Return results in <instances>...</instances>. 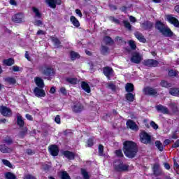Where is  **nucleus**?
Here are the masks:
<instances>
[{
	"label": "nucleus",
	"mask_w": 179,
	"mask_h": 179,
	"mask_svg": "<svg viewBox=\"0 0 179 179\" xmlns=\"http://www.w3.org/2000/svg\"><path fill=\"white\" fill-rule=\"evenodd\" d=\"M122 150L126 157L134 159L138 154V145L132 141H126L123 143Z\"/></svg>",
	"instance_id": "f257e3e1"
},
{
	"label": "nucleus",
	"mask_w": 179,
	"mask_h": 179,
	"mask_svg": "<svg viewBox=\"0 0 179 179\" xmlns=\"http://www.w3.org/2000/svg\"><path fill=\"white\" fill-rule=\"evenodd\" d=\"M155 29L164 36V37H173L174 33L169 27H166V24L161 20H157L155 24Z\"/></svg>",
	"instance_id": "f03ea898"
},
{
	"label": "nucleus",
	"mask_w": 179,
	"mask_h": 179,
	"mask_svg": "<svg viewBox=\"0 0 179 179\" xmlns=\"http://www.w3.org/2000/svg\"><path fill=\"white\" fill-rule=\"evenodd\" d=\"M38 70L43 76H45L48 80H50V78H51V76H55V70H54V68L47 64L39 66L38 67Z\"/></svg>",
	"instance_id": "7ed1b4c3"
},
{
	"label": "nucleus",
	"mask_w": 179,
	"mask_h": 179,
	"mask_svg": "<svg viewBox=\"0 0 179 179\" xmlns=\"http://www.w3.org/2000/svg\"><path fill=\"white\" fill-rule=\"evenodd\" d=\"M113 169L116 173H125L129 171V165L124 163L122 159H115L113 162Z\"/></svg>",
	"instance_id": "20e7f679"
},
{
	"label": "nucleus",
	"mask_w": 179,
	"mask_h": 179,
	"mask_svg": "<svg viewBox=\"0 0 179 179\" xmlns=\"http://www.w3.org/2000/svg\"><path fill=\"white\" fill-rule=\"evenodd\" d=\"M140 140L141 143L149 145L150 143H152V136L146 131H143L140 135Z\"/></svg>",
	"instance_id": "39448f33"
},
{
	"label": "nucleus",
	"mask_w": 179,
	"mask_h": 179,
	"mask_svg": "<svg viewBox=\"0 0 179 179\" xmlns=\"http://www.w3.org/2000/svg\"><path fill=\"white\" fill-rule=\"evenodd\" d=\"M71 110L73 113H75L76 114H80V113L85 110V106L82 103L76 101L74 102L71 106Z\"/></svg>",
	"instance_id": "423d86ee"
},
{
	"label": "nucleus",
	"mask_w": 179,
	"mask_h": 179,
	"mask_svg": "<svg viewBox=\"0 0 179 179\" xmlns=\"http://www.w3.org/2000/svg\"><path fill=\"white\" fill-rule=\"evenodd\" d=\"M159 64V61L153 59H148L144 60L143 62V65H144V66H148V68H157Z\"/></svg>",
	"instance_id": "0eeeda50"
},
{
	"label": "nucleus",
	"mask_w": 179,
	"mask_h": 179,
	"mask_svg": "<svg viewBox=\"0 0 179 179\" xmlns=\"http://www.w3.org/2000/svg\"><path fill=\"white\" fill-rule=\"evenodd\" d=\"M11 20L13 23H23L24 22V14L22 13H16L12 16Z\"/></svg>",
	"instance_id": "6e6552de"
},
{
	"label": "nucleus",
	"mask_w": 179,
	"mask_h": 179,
	"mask_svg": "<svg viewBox=\"0 0 179 179\" xmlns=\"http://www.w3.org/2000/svg\"><path fill=\"white\" fill-rule=\"evenodd\" d=\"M103 73L107 78L108 80H111V76H114V69L107 66L103 67Z\"/></svg>",
	"instance_id": "1a4fd4ad"
},
{
	"label": "nucleus",
	"mask_w": 179,
	"mask_h": 179,
	"mask_svg": "<svg viewBox=\"0 0 179 179\" xmlns=\"http://www.w3.org/2000/svg\"><path fill=\"white\" fill-rule=\"evenodd\" d=\"M166 19L169 23L173 24L175 27L179 29V21L176 17H173V15L169 14L166 15Z\"/></svg>",
	"instance_id": "9d476101"
},
{
	"label": "nucleus",
	"mask_w": 179,
	"mask_h": 179,
	"mask_svg": "<svg viewBox=\"0 0 179 179\" xmlns=\"http://www.w3.org/2000/svg\"><path fill=\"white\" fill-rule=\"evenodd\" d=\"M145 96H157V90L152 87H145L143 90Z\"/></svg>",
	"instance_id": "9b49d317"
},
{
	"label": "nucleus",
	"mask_w": 179,
	"mask_h": 179,
	"mask_svg": "<svg viewBox=\"0 0 179 179\" xmlns=\"http://www.w3.org/2000/svg\"><path fill=\"white\" fill-rule=\"evenodd\" d=\"M0 113L3 117H10L12 115V110L6 106H0Z\"/></svg>",
	"instance_id": "f8f14e48"
},
{
	"label": "nucleus",
	"mask_w": 179,
	"mask_h": 179,
	"mask_svg": "<svg viewBox=\"0 0 179 179\" xmlns=\"http://www.w3.org/2000/svg\"><path fill=\"white\" fill-rule=\"evenodd\" d=\"M153 26H155V24L149 20L144 21L141 24V29H143V30H147L148 31H150V30L153 29Z\"/></svg>",
	"instance_id": "ddd939ff"
},
{
	"label": "nucleus",
	"mask_w": 179,
	"mask_h": 179,
	"mask_svg": "<svg viewBox=\"0 0 179 179\" xmlns=\"http://www.w3.org/2000/svg\"><path fill=\"white\" fill-rule=\"evenodd\" d=\"M48 149L51 156H53V157L58 156L59 153V148L57 145H51Z\"/></svg>",
	"instance_id": "4468645a"
},
{
	"label": "nucleus",
	"mask_w": 179,
	"mask_h": 179,
	"mask_svg": "<svg viewBox=\"0 0 179 179\" xmlns=\"http://www.w3.org/2000/svg\"><path fill=\"white\" fill-rule=\"evenodd\" d=\"M45 3L52 9H55L57 8V5L62 4V0H45Z\"/></svg>",
	"instance_id": "2eb2a0df"
},
{
	"label": "nucleus",
	"mask_w": 179,
	"mask_h": 179,
	"mask_svg": "<svg viewBox=\"0 0 179 179\" xmlns=\"http://www.w3.org/2000/svg\"><path fill=\"white\" fill-rule=\"evenodd\" d=\"M34 94L36 96V97L40 98V97H45V91L43 88H38L36 87L34 89Z\"/></svg>",
	"instance_id": "dca6fc26"
},
{
	"label": "nucleus",
	"mask_w": 179,
	"mask_h": 179,
	"mask_svg": "<svg viewBox=\"0 0 179 179\" xmlns=\"http://www.w3.org/2000/svg\"><path fill=\"white\" fill-rule=\"evenodd\" d=\"M62 155L69 160H75V157H76L75 152L69 150L63 151Z\"/></svg>",
	"instance_id": "f3484780"
},
{
	"label": "nucleus",
	"mask_w": 179,
	"mask_h": 179,
	"mask_svg": "<svg viewBox=\"0 0 179 179\" xmlns=\"http://www.w3.org/2000/svg\"><path fill=\"white\" fill-rule=\"evenodd\" d=\"M152 171L155 177H159V176H162V174H163V171L160 170V165L159 164H155L153 165Z\"/></svg>",
	"instance_id": "a211bd4d"
},
{
	"label": "nucleus",
	"mask_w": 179,
	"mask_h": 179,
	"mask_svg": "<svg viewBox=\"0 0 179 179\" xmlns=\"http://www.w3.org/2000/svg\"><path fill=\"white\" fill-rule=\"evenodd\" d=\"M131 61L134 64H141V61H142V56H141V55L138 52H134L132 55Z\"/></svg>",
	"instance_id": "6ab92c4d"
},
{
	"label": "nucleus",
	"mask_w": 179,
	"mask_h": 179,
	"mask_svg": "<svg viewBox=\"0 0 179 179\" xmlns=\"http://www.w3.org/2000/svg\"><path fill=\"white\" fill-rule=\"evenodd\" d=\"M169 93L171 96H173L174 97H179V87H173L169 88Z\"/></svg>",
	"instance_id": "aec40b11"
},
{
	"label": "nucleus",
	"mask_w": 179,
	"mask_h": 179,
	"mask_svg": "<svg viewBox=\"0 0 179 179\" xmlns=\"http://www.w3.org/2000/svg\"><path fill=\"white\" fill-rule=\"evenodd\" d=\"M0 152H1V153H12L13 149L6 146L5 144H1L0 145Z\"/></svg>",
	"instance_id": "412c9836"
},
{
	"label": "nucleus",
	"mask_w": 179,
	"mask_h": 179,
	"mask_svg": "<svg viewBox=\"0 0 179 179\" xmlns=\"http://www.w3.org/2000/svg\"><path fill=\"white\" fill-rule=\"evenodd\" d=\"M34 80L38 88L44 89V80L41 78L36 77Z\"/></svg>",
	"instance_id": "4be33fe9"
},
{
	"label": "nucleus",
	"mask_w": 179,
	"mask_h": 179,
	"mask_svg": "<svg viewBox=\"0 0 179 179\" xmlns=\"http://www.w3.org/2000/svg\"><path fill=\"white\" fill-rule=\"evenodd\" d=\"M157 111L162 113V114H169V108L163 105H157L156 106Z\"/></svg>",
	"instance_id": "5701e85b"
},
{
	"label": "nucleus",
	"mask_w": 179,
	"mask_h": 179,
	"mask_svg": "<svg viewBox=\"0 0 179 179\" xmlns=\"http://www.w3.org/2000/svg\"><path fill=\"white\" fill-rule=\"evenodd\" d=\"M126 125L127 128H129L130 129H132L134 131V129H138V125H136V123L134 122L132 120H127Z\"/></svg>",
	"instance_id": "b1692460"
},
{
	"label": "nucleus",
	"mask_w": 179,
	"mask_h": 179,
	"mask_svg": "<svg viewBox=\"0 0 179 179\" xmlns=\"http://www.w3.org/2000/svg\"><path fill=\"white\" fill-rule=\"evenodd\" d=\"M51 41L54 43V45L57 47V48H59L61 47V41L54 36H50Z\"/></svg>",
	"instance_id": "393cba45"
},
{
	"label": "nucleus",
	"mask_w": 179,
	"mask_h": 179,
	"mask_svg": "<svg viewBox=\"0 0 179 179\" xmlns=\"http://www.w3.org/2000/svg\"><path fill=\"white\" fill-rule=\"evenodd\" d=\"M134 36L136 38H137V40L140 41V43H146V38H145V36H143V34H142V33L136 32L135 33Z\"/></svg>",
	"instance_id": "a878e982"
},
{
	"label": "nucleus",
	"mask_w": 179,
	"mask_h": 179,
	"mask_svg": "<svg viewBox=\"0 0 179 179\" xmlns=\"http://www.w3.org/2000/svg\"><path fill=\"white\" fill-rule=\"evenodd\" d=\"M70 58L71 61H76V59H79V58H80V55L73 50H71L70 51Z\"/></svg>",
	"instance_id": "bb28decb"
},
{
	"label": "nucleus",
	"mask_w": 179,
	"mask_h": 179,
	"mask_svg": "<svg viewBox=\"0 0 179 179\" xmlns=\"http://www.w3.org/2000/svg\"><path fill=\"white\" fill-rule=\"evenodd\" d=\"M125 99L127 101H129V103H132L135 101V94H132V92H127L125 94Z\"/></svg>",
	"instance_id": "cd10ccee"
},
{
	"label": "nucleus",
	"mask_w": 179,
	"mask_h": 179,
	"mask_svg": "<svg viewBox=\"0 0 179 179\" xmlns=\"http://www.w3.org/2000/svg\"><path fill=\"white\" fill-rule=\"evenodd\" d=\"M81 87L83 90L86 92V93H90V92H92V90L90 89V86L85 81H83L81 83Z\"/></svg>",
	"instance_id": "c85d7f7f"
},
{
	"label": "nucleus",
	"mask_w": 179,
	"mask_h": 179,
	"mask_svg": "<svg viewBox=\"0 0 179 179\" xmlns=\"http://www.w3.org/2000/svg\"><path fill=\"white\" fill-rule=\"evenodd\" d=\"M70 22L72 23L73 26L75 27H79L80 26V23L79 22V20L76 19V17L71 15L70 17Z\"/></svg>",
	"instance_id": "c756f323"
},
{
	"label": "nucleus",
	"mask_w": 179,
	"mask_h": 179,
	"mask_svg": "<svg viewBox=\"0 0 179 179\" xmlns=\"http://www.w3.org/2000/svg\"><path fill=\"white\" fill-rule=\"evenodd\" d=\"M3 64H4V65H6V66H12V65H15V59L13 58L3 59Z\"/></svg>",
	"instance_id": "7c9ffc66"
},
{
	"label": "nucleus",
	"mask_w": 179,
	"mask_h": 179,
	"mask_svg": "<svg viewBox=\"0 0 179 179\" xmlns=\"http://www.w3.org/2000/svg\"><path fill=\"white\" fill-rule=\"evenodd\" d=\"M17 125L20 127V128H23V127H24V120L22 115L17 116Z\"/></svg>",
	"instance_id": "2f4dec72"
},
{
	"label": "nucleus",
	"mask_w": 179,
	"mask_h": 179,
	"mask_svg": "<svg viewBox=\"0 0 179 179\" xmlns=\"http://www.w3.org/2000/svg\"><path fill=\"white\" fill-rule=\"evenodd\" d=\"M125 90L127 93H132L135 90V87H134V84L132 83H127L125 86Z\"/></svg>",
	"instance_id": "473e14b6"
},
{
	"label": "nucleus",
	"mask_w": 179,
	"mask_h": 179,
	"mask_svg": "<svg viewBox=\"0 0 179 179\" xmlns=\"http://www.w3.org/2000/svg\"><path fill=\"white\" fill-rule=\"evenodd\" d=\"M160 86L162 87H165V89H169V87L173 86V84H171V83H169L167 80H162L160 82Z\"/></svg>",
	"instance_id": "72a5a7b5"
},
{
	"label": "nucleus",
	"mask_w": 179,
	"mask_h": 179,
	"mask_svg": "<svg viewBox=\"0 0 179 179\" xmlns=\"http://www.w3.org/2000/svg\"><path fill=\"white\" fill-rule=\"evenodd\" d=\"M110 52V48L106 45H101V54L102 55H108Z\"/></svg>",
	"instance_id": "f704fd0d"
},
{
	"label": "nucleus",
	"mask_w": 179,
	"mask_h": 179,
	"mask_svg": "<svg viewBox=\"0 0 179 179\" xmlns=\"http://www.w3.org/2000/svg\"><path fill=\"white\" fill-rule=\"evenodd\" d=\"M169 107L171 110L173 111V113H178V106H177V103L176 102H172L169 104Z\"/></svg>",
	"instance_id": "c9c22d12"
},
{
	"label": "nucleus",
	"mask_w": 179,
	"mask_h": 179,
	"mask_svg": "<svg viewBox=\"0 0 179 179\" xmlns=\"http://www.w3.org/2000/svg\"><path fill=\"white\" fill-rule=\"evenodd\" d=\"M168 76H169V78H176L178 76V71L173 69H170L168 71Z\"/></svg>",
	"instance_id": "e433bc0d"
},
{
	"label": "nucleus",
	"mask_w": 179,
	"mask_h": 179,
	"mask_svg": "<svg viewBox=\"0 0 179 179\" xmlns=\"http://www.w3.org/2000/svg\"><path fill=\"white\" fill-rule=\"evenodd\" d=\"M155 146L159 152H163L164 150V145H163L160 141H155Z\"/></svg>",
	"instance_id": "4c0bfd02"
},
{
	"label": "nucleus",
	"mask_w": 179,
	"mask_h": 179,
	"mask_svg": "<svg viewBox=\"0 0 179 179\" xmlns=\"http://www.w3.org/2000/svg\"><path fill=\"white\" fill-rule=\"evenodd\" d=\"M4 80L9 85H15L16 83V79H15L13 77H7L4 79Z\"/></svg>",
	"instance_id": "58836bf2"
},
{
	"label": "nucleus",
	"mask_w": 179,
	"mask_h": 179,
	"mask_svg": "<svg viewBox=\"0 0 179 179\" xmlns=\"http://www.w3.org/2000/svg\"><path fill=\"white\" fill-rule=\"evenodd\" d=\"M66 81L70 85H77L78 84V78H66Z\"/></svg>",
	"instance_id": "ea45409f"
},
{
	"label": "nucleus",
	"mask_w": 179,
	"mask_h": 179,
	"mask_svg": "<svg viewBox=\"0 0 179 179\" xmlns=\"http://www.w3.org/2000/svg\"><path fill=\"white\" fill-rule=\"evenodd\" d=\"M3 142L4 143H6V145H12L13 143V139L10 136H7L5 137V138L3 140Z\"/></svg>",
	"instance_id": "a19ab883"
},
{
	"label": "nucleus",
	"mask_w": 179,
	"mask_h": 179,
	"mask_svg": "<svg viewBox=\"0 0 179 179\" xmlns=\"http://www.w3.org/2000/svg\"><path fill=\"white\" fill-rule=\"evenodd\" d=\"M103 41H105L106 45L114 44V40L109 36H106L103 37Z\"/></svg>",
	"instance_id": "79ce46f5"
},
{
	"label": "nucleus",
	"mask_w": 179,
	"mask_h": 179,
	"mask_svg": "<svg viewBox=\"0 0 179 179\" xmlns=\"http://www.w3.org/2000/svg\"><path fill=\"white\" fill-rule=\"evenodd\" d=\"M32 11L35 13V16L38 17V19H41V13H40V10L36 7H32Z\"/></svg>",
	"instance_id": "37998d69"
},
{
	"label": "nucleus",
	"mask_w": 179,
	"mask_h": 179,
	"mask_svg": "<svg viewBox=\"0 0 179 179\" xmlns=\"http://www.w3.org/2000/svg\"><path fill=\"white\" fill-rule=\"evenodd\" d=\"M81 174L83 176V179H90V176H89V173L86 169H81Z\"/></svg>",
	"instance_id": "c03bdc74"
},
{
	"label": "nucleus",
	"mask_w": 179,
	"mask_h": 179,
	"mask_svg": "<svg viewBox=\"0 0 179 179\" xmlns=\"http://www.w3.org/2000/svg\"><path fill=\"white\" fill-rule=\"evenodd\" d=\"M27 127H23L22 129V131H20L19 135H20V138H21L22 139H23V138H24V136L27 135Z\"/></svg>",
	"instance_id": "a18cd8bd"
},
{
	"label": "nucleus",
	"mask_w": 179,
	"mask_h": 179,
	"mask_svg": "<svg viewBox=\"0 0 179 179\" xmlns=\"http://www.w3.org/2000/svg\"><path fill=\"white\" fill-rule=\"evenodd\" d=\"M88 148H92L94 145V137H90L87 141Z\"/></svg>",
	"instance_id": "49530a36"
},
{
	"label": "nucleus",
	"mask_w": 179,
	"mask_h": 179,
	"mask_svg": "<svg viewBox=\"0 0 179 179\" xmlns=\"http://www.w3.org/2000/svg\"><path fill=\"white\" fill-rule=\"evenodd\" d=\"M99 156H104V146L100 144L98 147Z\"/></svg>",
	"instance_id": "de8ad7c7"
},
{
	"label": "nucleus",
	"mask_w": 179,
	"mask_h": 179,
	"mask_svg": "<svg viewBox=\"0 0 179 179\" xmlns=\"http://www.w3.org/2000/svg\"><path fill=\"white\" fill-rule=\"evenodd\" d=\"M5 177L6 179H16V176L12 172L6 173Z\"/></svg>",
	"instance_id": "09e8293b"
},
{
	"label": "nucleus",
	"mask_w": 179,
	"mask_h": 179,
	"mask_svg": "<svg viewBox=\"0 0 179 179\" xmlns=\"http://www.w3.org/2000/svg\"><path fill=\"white\" fill-rule=\"evenodd\" d=\"M123 24L125 29H128L129 31L132 30V25H131V23L129 22H128L127 20H124Z\"/></svg>",
	"instance_id": "8fccbe9b"
},
{
	"label": "nucleus",
	"mask_w": 179,
	"mask_h": 179,
	"mask_svg": "<svg viewBox=\"0 0 179 179\" xmlns=\"http://www.w3.org/2000/svg\"><path fill=\"white\" fill-rule=\"evenodd\" d=\"M61 179H71V176H69L68 172L64 171L61 173Z\"/></svg>",
	"instance_id": "3c124183"
},
{
	"label": "nucleus",
	"mask_w": 179,
	"mask_h": 179,
	"mask_svg": "<svg viewBox=\"0 0 179 179\" xmlns=\"http://www.w3.org/2000/svg\"><path fill=\"white\" fill-rule=\"evenodd\" d=\"M129 45L133 51H135V50H136V44L135 43V41L130 40L129 41Z\"/></svg>",
	"instance_id": "603ef678"
},
{
	"label": "nucleus",
	"mask_w": 179,
	"mask_h": 179,
	"mask_svg": "<svg viewBox=\"0 0 179 179\" xmlns=\"http://www.w3.org/2000/svg\"><path fill=\"white\" fill-rule=\"evenodd\" d=\"M2 163H3V164H4V166L9 167V169H12L13 167V166L12 165L10 162H9L8 160L2 159Z\"/></svg>",
	"instance_id": "864d4df0"
},
{
	"label": "nucleus",
	"mask_w": 179,
	"mask_h": 179,
	"mask_svg": "<svg viewBox=\"0 0 179 179\" xmlns=\"http://www.w3.org/2000/svg\"><path fill=\"white\" fill-rule=\"evenodd\" d=\"M50 169H51V166L47 164H43L42 165V169L43 170V171H45L46 173H48V171H50Z\"/></svg>",
	"instance_id": "5fc2aeb1"
},
{
	"label": "nucleus",
	"mask_w": 179,
	"mask_h": 179,
	"mask_svg": "<svg viewBox=\"0 0 179 179\" xmlns=\"http://www.w3.org/2000/svg\"><path fill=\"white\" fill-rule=\"evenodd\" d=\"M115 153L117 157H124V154L122 153V150H116Z\"/></svg>",
	"instance_id": "6e6d98bb"
},
{
	"label": "nucleus",
	"mask_w": 179,
	"mask_h": 179,
	"mask_svg": "<svg viewBox=\"0 0 179 179\" xmlns=\"http://www.w3.org/2000/svg\"><path fill=\"white\" fill-rule=\"evenodd\" d=\"M115 41H117L119 44H127V42L120 36H117L115 38Z\"/></svg>",
	"instance_id": "4d7b16f0"
},
{
	"label": "nucleus",
	"mask_w": 179,
	"mask_h": 179,
	"mask_svg": "<svg viewBox=\"0 0 179 179\" xmlns=\"http://www.w3.org/2000/svg\"><path fill=\"white\" fill-rule=\"evenodd\" d=\"M108 87L113 91H115V89H117V87H115V85H114L113 83H108Z\"/></svg>",
	"instance_id": "13d9d810"
},
{
	"label": "nucleus",
	"mask_w": 179,
	"mask_h": 179,
	"mask_svg": "<svg viewBox=\"0 0 179 179\" xmlns=\"http://www.w3.org/2000/svg\"><path fill=\"white\" fill-rule=\"evenodd\" d=\"M150 126L152 128H153V129H159V125H157V124H156V122L154 121L150 122Z\"/></svg>",
	"instance_id": "bf43d9fd"
},
{
	"label": "nucleus",
	"mask_w": 179,
	"mask_h": 179,
	"mask_svg": "<svg viewBox=\"0 0 179 179\" xmlns=\"http://www.w3.org/2000/svg\"><path fill=\"white\" fill-rule=\"evenodd\" d=\"M34 26H43V21L40 20H36L34 21Z\"/></svg>",
	"instance_id": "052dcab7"
},
{
	"label": "nucleus",
	"mask_w": 179,
	"mask_h": 179,
	"mask_svg": "<svg viewBox=\"0 0 179 179\" xmlns=\"http://www.w3.org/2000/svg\"><path fill=\"white\" fill-rule=\"evenodd\" d=\"M177 148H179V139H178L172 145V149H176Z\"/></svg>",
	"instance_id": "680f3d73"
},
{
	"label": "nucleus",
	"mask_w": 179,
	"mask_h": 179,
	"mask_svg": "<svg viewBox=\"0 0 179 179\" xmlns=\"http://www.w3.org/2000/svg\"><path fill=\"white\" fill-rule=\"evenodd\" d=\"M55 122L59 124H61V116H59V115H56L55 117Z\"/></svg>",
	"instance_id": "e2e57ef3"
},
{
	"label": "nucleus",
	"mask_w": 179,
	"mask_h": 179,
	"mask_svg": "<svg viewBox=\"0 0 179 179\" xmlns=\"http://www.w3.org/2000/svg\"><path fill=\"white\" fill-rule=\"evenodd\" d=\"M60 92L63 94V96H66V94H68V92L65 87H61Z\"/></svg>",
	"instance_id": "0e129e2a"
},
{
	"label": "nucleus",
	"mask_w": 179,
	"mask_h": 179,
	"mask_svg": "<svg viewBox=\"0 0 179 179\" xmlns=\"http://www.w3.org/2000/svg\"><path fill=\"white\" fill-rule=\"evenodd\" d=\"M110 20H112V22H114L117 24H120V20L115 18L114 17H110Z\"/></svg>",
	"instance_id": "69168bd1"
},
{
	"label": "nucleus",
	"mask_w": 179,
	"mask_h": 179,
	"mask_svg": "<svg viewBox=\"0 0 179 179\" xmlns=\"http://www.w3.org/2000/svg\"><path fill=\"white\" fill-rule=\"evenodd\" d=\"M24 179H36V178L34 176L28 174L25 176Z\"/></svg>",
	"instance_id": "338daca9"
},
{
	"label": "nucleus",
	"mask_w": 179,
	"mask_h": 179,
	"mask_svg": "<svg viewBox=\"0 0 179 179\" xmlns=\"http://www.w3.org/2000/svg\"><path fill=\"white\" fill-rule=\"evenodd\" d=\"M173 167H175L177 170H179V164L177 163L176 159H173Z\"/></svg>",
	"instance_id": "774afa93"
}]
</instances>
